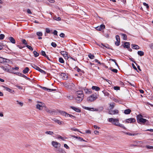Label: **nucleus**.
Segmentation results:
<instances>
[{
    "label": "nucleus",
    "mask_w": 153,
    "mask_h": 153,
    "mask_svg": "<svg viewBox=\"0 0 153 153\" xmlns=\"http://www.w3.org/2000/svg\"><path fill=\"white\" fill-rule=\"evenodd\" d=\"M120 44V41H117L115 42V45L117 46H118Z\"/></svg>",
    "instance_id": "44"
},
{
    "label": "nucleus",
    "mask_w": 153,
    "mask_h": 153,
    "mask_svg": "<svg viewBox=\"0 0 153 153\" xmlns=\"http://www.w3.org/2000/svg\"><path fill=\"white\" fill-rule=\"evenodd\" d=\"M103 46V47L106 48H107L109 49H111L112 50H113V49L111 47H110V46L108 44H106V45L102 43L101 44Z\"/></svg>",
    "instance_id": "13"
},
{
    "label": "nucleus",
    "mask_w": 153,
    "mask_h": 153,
    "mask_svg": "<svg viewBox=\"0 0 153 153\" xmlns=\"http://www.w3.org/2000/svg\"><path fill=\"white\" fill-rule=\"evenodd\" d=\"M63 85L65 88L70 89L74 88L75 86L74 84L72 82L68 83L67 82L63 83Z\"/></svg>",
    "instance_id": "3"
},
{
    "label": "nucleus",
    "mask_w": 153,
    "mask_h": 153,
    "mask_svg": "<svg viewBox=\"0 0 153 153\" xmlns=\"http://www.w3.org/2000/svg\"><path fill=\"white\" fill-rule=\"evenodd\" d=\"M143 4L144 6H146V7L147 9H148L149 8V6L148 4L146 3L145 2H143Z\"/></svg>",
    "instance_id": "48"
},
{
    "label": "nucleus",
    "mask_w": 153,
    "mask_h": 153,
    "mask_svg": "<svg viewBox=\"0 0 153 153\" xmlns=\"http://www.w3.org/2000/svg\"><path fill=\"white\" fill-rule=\"evenodd\" d=\"M8 39L10 42L13 44H15L16 41L15 39L12 37H10Z\"/></svg>",
    "instance_id": "19"
},
{
    "label": "nucleus",
    "mask_w": 153,
    "mask_h": 153,
    "mask_svg": "<svg viewBox=\"0 0 153 153\" xmlns=\"http://www.w3.org/2000/svg\"><path fill=\"white\" fill-rule=\"evenodd\" d=\"M52 120L54 122L57 123L59 125H62V123H64L62 121H60L59 120L56 118H53L52 119Z\"/></svg>",
    "instance_id": "12"
},
{
    "label": "nucleus",
    "mask_w": 153,
    "mask_h": 153,
    "mask_svg": "<svg viewBox=\"0 0 153 153\" xmlns=\"http://www.w3.org/2000/svg\"><path fill=\"white\" fill-rule=\"evenodd\" d=\"M108 121L110 122H112V123L115 125L116 123H115V121H117V123L118 122V120L117 119H113V118H110L108 119Z\"/></svg>",
    "instance_id": "8"
},
{
    "label": "nucleus",
    "mask_w": 153,
    "mask_h": 153,
    "mask_svg": "<svg viewBox=\"0 0 153 153\" xmlns=\"http://www.w3.org/2000/svg\"><path fill=\"white\" fill-rule=\"evenodd\" d=\"M3 87L7 91L11 93H13L14 92V91L13 90L7 87L4 86Z\"/></svg>",
    "instance_id": "16"
},
{
    "label": "nucleus",
    "mask_w": 153,
    "mask_h": 153,
    "mask_svg": "<svg viewBox=\"0 0 153 153\" xmlns=\"http://www.w3.org/2000/svg\"><path fill=\"white\" fill-rule=\"evenodd\" d=\"M38 71L40 72L41 73H42L45 74H46V72L45 71L41 69V68H40Z\"/></svg>",
    "instance_id": "38"
},
{
    "label": "nucleus",
    "mask_w": 153,
    "mask_h": 153,
    "mask_svg": "<svg viewBox=\"0 0 153 153\" xmlns=\"http://www.w3.org/2000/svg\"><path fill=\"white\" fill-rule=\"evenodd\" d=\"M111 71L113 72L117 73L118 72V70L117 69L113 68L111 70Z\"/></svg>",
    "instance_id": "57"
},
{
    "label": "nucleus",
    "mask_w": 153,
    "mask_h": 153,
    "mask_svg": "<svg viewBox=\"0 0 153 153\" xmlns=\"http://www.w3.org/2000/svg\"><path fill=\"white\" fill-rule=\"evenodd\" d=\"M97 62V63L100 65H101V63L100 62L98 59H95L94 61H93V62Z\"/></svg>",
    "instance_id": "55"
},
{
    "label": "nucleus",
    "mask_w": 153,
    "mask_h": 153,
    "mask_svg": "<svg viewBox=\"0 0 153 153\" xmlns=\"http://www.w3.org/2000/svg\"><path fill=\"white\" fill-rule=\"evenodd\" d=\"M64 147L66 148V149H69L70 148L68 146V145L66 144H65L64 145Z\"/></svg>",
    "instance_id": "54"
},
{
    "label": "nucleus",
    "mask_w": 153,
    "mask_h": 153,
    "mask_svg": "<svg viewBox=\"0 0 153 153\" xmlns=\"http://www.w3.org/2000/svg\"><path fill=\"white\" fill-rule=\"evenodd\" d=\"M109 61H113V62H115V64L118 67H119L118 64H117V62H116V60L115 59H109Z\"/></svg>",
    "instance_id": "36"
},
{
    "label": "nucleus",
    "mask_w": 153,
    "mask_h": 153,
    "mask_svg": "<svg viewBox=\"0 0 153 153\" xmlns=\"http://www.w3.org/2000/svg\"><path fill=\"white\" fill-rule=\"evenodd\" d=\"M36 108L39 110H42L43 107L42 105L37 104L36 105Z\"/></svg>",
    "instance_id": "28"
},
{
    "label": "nucleus",
    "mask_w": 153,
    "mask_h": 153,
    "mask_svg": "<svg viewBox=\"0 0 153 153\" xmlns=\"http://www.w3.org/2000/svg\"><path fill=\"white\" fill-rule=\"evenodd\" d=\"M71 130L72 131H77L79 132H80L82 133L81 132L79 131V129L77 128H71Z\"/></svg>",
    "instance_id": "43"
},
{
    "label": "nucleus",
    "mask_w": 153,
    "mask_h": 153,
    "mask_svg": "<svg viewBox=\"0 0 153 153\" xmlns=\"http://www.w3.org/2000/svg\"><path fill=\"white\" fill-rule=\"evenodd\" d=\"M51 45L53 48H56L57 46L56 44L54 42H52L51 43Z\"/></svg>",
    "instance_id": "39"
},
{
    "label": "nucleus",
    "mask_w": 153,
    "mask_h": 153,
    "mask_svg": "<svg viewBox=\"0 0 153 153\" xmlns=\"http://www.w3.org/2000/svg\"><path fill=\"white\" fill-rule=\"evenodd\" d=\"M22 42L23 44L26 45H27V43L25 39H22Z\"/></svg>",
    "instance_id": "42"
},
{
    "label": "nucleus",
    "mask_w": 153,
    "mask_h": 153,
    "mask_svg": "<svg viewBox=\"0 0 153 153\" xmlns=\"http://www.w3.org/2000/svg\"><path fill=\"white\" fill-rule=\"evenodd\" d=\"M25 46L31 51H33V48L30 46L27 45H26Z\"/></svg>",
    "instance_id": "37"
},
{
    "label": "nucleus",
    "mask_w": 153,
    "mask_h": 153,
    "mask_svg": "<svg viewBox=\"0 0 153 153\" xmlns=\"http://www.w3.org/2000/svg\"><path fill=\"white\" fill-rule=\"evenodd\" d=\"M61 18L60 17H56V16L55 17V19L56 20L60 21V20H61Z\"/></svg>",
    "instance_id": "58"
},
{
    "label": "nucleus",
    "mask_w": 153,
    "mask_h": 153,
    "mask_svg": "<svg viewBox=\"0 0 153 153\" xmlns=\"http://www.w3.org/2000/svg\"><path fill=\"white\" fill-rule=\"evenodd\" d=\"M46 32L47 33H50L51 32V30L48 28H46L45 29Z\"/></svg>",
    "instance_id": "53"
},
{
    "label": "nucleus",
    "mask_w": 153,
    "mask_h": 153,
    "mask_svg": "<svg viewBox=\"0 0 153 153\" xmlns=\"http://www.w3.org/2000/svg\"><path fill=\"white\" fill-rule=\"evenodd\" d=\"M120 87L118 86H114V89L115 90H120Z\"/></svg>",
    "instance_id": "47"
},
{
    "label": "nucleus",
    "mask_w": 153,
    "mask_h": 153,
    "mask_svg": "<svg viewBox=\"0 0 153 153\" xmlns=\"http://www.w3.org/2000/svg\"><path fill=\"white\" fill-rule=\"evenodd\" d=\"M146 147L148 149H153V146H149V145H147L146 146Z\"/></svg>",
    "instance_id": "56"
},
{
    "label": "nucleus",
    "mask_w": 153,
    "mask_h": 153,
    "mask_svg": "<svg viewBox=\"0 0 153 153\" xmlns=\"http://www.w3.org/2000/svg\"><path fill=\"white\" fill-rule=\"evenodd\" d=\"M59 36L61 37L64 38L65 36V34L63 33H61L59 35Z\"/></svg>",
    "instance_id": "61"
},
{
    "label": "nucleus",
    "mask_w": 153,
    "mask_h": 153,
    "mask_svg": "<svg viewBox=\"0 0 153 153\" xmlns=\"http://www.w3.org/2000/svg\"><path fill=\"white\" fill-rule=\"evenodd\" d=\"M115 37L117 41H120V36L118 35H116Z\"/></svg>",
    "instance_id": "49"
},
{
    "label": "nucleus",
    "mask_w": 153,
    "mask_h": 153,
    "mask_svg": "<svg viewBox=\"0 0 153 153\" xmlns=\"http://www.w3.org/2000/svg\"><path fill=\"white\" fill-rule=\"evenodd\" d=\"M40 87L42 88V89H43V90H47V91H48V88H46V87H43L41 86H40Z\"/></svg>",
    "instance_id": "63"
},
{
    "label": "nucleus",
    "mask_w": 153,
    "mask_h": 153,
    "mask_svg": "<svg viewBox=\"0 0 153 153\" xmlns=\"http://www.w3.org/2000/svg\"><path fill=\"white\" fill-rule=\"evenodd\" d=\"M131 110L129 109H127L124 110V113L126 114H128L130 113Z\"/></svg>",
    "instance_id": "23"
},
{
    "label": "nucleus",
    "mask_w": 153,
    "mask_h": 153,
    "mask_svg": "<svg viewBox=\"0 0 153 153\" xmlns=\"http://www.w3.org/2000/svg\"><path fill=\"white\" fill-rule=\"evenodd\" d=\"M97 97V95L92 94L87 98V100L89 102H92L96 100Z\"/></svg>",
    "instance_id": "4"
},
{
    "label": "nucleus",
    "mask_w": 153,
    "mask_h": 153,
    "mask_svg": "<svg viewBox=\"0 0 153 153\" xmlns=\"http://www.w3.org/2000/svg\"><path fill=\"white\" fill-rule=\"evenodd\" d=\"M88 56L91 59H93L94 58V55L91 53L88 55Z\"/></svg>",
    "instance_id": "33"
},
{
    "label": "nucleus",
    "mask_w": 153,
    "mask_h": 153,
    "mask_svg": "<svg viewBox=\"0 0 153 153\" xmlns=\"http://www.w3.org/2000/svg\"><path fill=\"white\" fill-rule=\"evenodd\" d=\"M29 71V68L27 67L25 68L23 70V74H26V73H27Z\"/></svg>",
    "instance_id": "21"
},
{
    "label": "nucleus",
    "mask_w": 153,
    "mask_h": 153,
    "mask_svg": "<svg viewBox=\"0 0 153 153\" xmlns=\"http://www.w3.org/2000/svg\"><path fill=\"white\" fill-rule=\"evenodd\" d=\"M83 108H84V109L88 110L89 111H93L94 110V111H97V109H94L93 108H90L88 107H86L85 106H83Z\"/></svg>",
    "instance_id": "14"
},
{
    "label": "nucleus",
    "mask_w": 153,
    "mask_h": 153,
    "mask_svg": "<svg viewBox=\"0 0 153 153\" xmlns=\"http://www.w3.org/2000/svg\"><path fill=\"white\" fill-rule=\"evenodd\" d=\"M40 54L44 56V57H45L46 56V54L45 52V51H43V50H41L40 52Z\"/></svg>",
    "instance_id": "31"
},
{
    "label": "nucleus",
    "mask_w": 153,
    "mask_h": 153,
    "mask_svg": "<svg viewBox=\"0 0 153 153\" xmlns=\"http://www.w3.org/2000/svg\"><path fill=\"white\" fill-rule=\"evenodd\" d=\"M74 69H76V71L78 72H79L81 71V70L77 66H75V68Z\"/></svg>",
    "instance_id": "41"
},
{
    "label": "nucleus",
    "mask_w": 153,
    "mask_h": 153,
    "mask_svg": "<svg viewBox=\"0 0 153 153\" xmlns=\"http://www.w3.org/2000/svg\"><path fill=\"white\" fill-rule=\"evenodd\" d=\"M45 134H46L52 135L54 134V133L52 131H47L45 132Z\"/></svg>",
    "instance_id": "35"
},
{
    "label": "nucleus",
    "mask_w": 153,
    "mask_h": 153,
    "mask_svg": "<svg viewBox=\"0 0 153 153\" xmlns=\"http://www.w3.org/2000/svg\"><path fill=\"white\" fill-rule=\"evenodd\" d=\"M114 103H113L110 104V106L111 107V109H112L114 108Z\"/></svg>",
    "instance_id": "50"
},
{
    "label": "nucleus",
    "mask_w": 153,
    "mask_h": 153,
    "mask_svg": "<svg viewBox=\"0 0 153 153\" xmlns=\"http://www.w3.org/2000/svg\"><path fill=\"white\" fill-rule=\"evenodd\" d=\"M131 46H132V48L133 49L137 50L140 49V47L137 45H136L135 44H131Z\"/></svg>",
    "instance_id": "17"
},
{
    "label": "nucleus",
    "mask_w": 153,
    "mask_h": 153,
    "mask_svg": "<svg viewBox=\"0 0 153 153\" xmlns=\"http://www.w3.org/2000/svg\"><path fill=\"white\" fill-rule=\"evenodd\" d=\"M56 151L57 153H66L64 150L60 147L58 148V149H56Z\"/></svg>",
    "instance_id": "9"
},
{
    "label": "nucleus",
    "mask_w": 153,
    "mask_h": 153,
    "mask_svg": "<svg viewBox=\"0 0 153 153\" xmlns=\"http://www.w3.org/2000/svg\"><path fill=\"white\" fill-rule=\"evenodd\" d=\"M130 43L128 42H125L123 46L124 48H130Z\"/></svg>",
    "instance_id": "11"
},
{
    "label": "nucleus",
    "mask_w": 153,
    "mask_h": 153,
    "mask_svg": "<svg viewBox=\"0 0 153 153\" xmlns=\"http://www.w3.org/2000/svg\"><path fill=\"white\" fill-rule=\"evenodd\" d=\"M51 144L53 146L56 148H58L61 146L60 143L56 141H52Z\"/></svg>",
    "instance_id": "5"
},
{
    "label": "nucleus",
    "mask_w": 153,
    "mask_h": 153,
    "mask_svg": "<svg viewBox=\"0 0 153 153\" xmlns=\"http://www.w3.org/2000/svg\"><path fill=\"white\" fill-rule=\"evenodd\" d=\"M120 35L123 37V39L124 40H126L127 39V36L124 33H121Z\"/></svg>",
    "instance_id": "20"
},
{
    "label": "nucleus",
    "mask_w": 153,
    "mask_h": 153,
    "mask_svg": "<svg viewBox=\"0 0 153 153\" xmlns=\"http://www.w3.org/2000/svg\"><path fill=\"white\" fill-rule=\"evenodd\" d=\"M136 121L135 119L134 118H130L129 119H126L125 122L126 123H131L135 122Z\"/></svg>",
    "instance_id": "6"
},
{
    "label": "nucleus",
    "mask_w": 153,
    "mask_h": 153,
    "mask_svg": "<svg viewBox=\"0 0 153 153\" xmlns=\"http://www.w3.org/2000/svg\"><path fill=\"white\" fill-rule=\"evenodd\" d=\"M70 108L77 112H81L80 109L79 108H77L73 106H71Z\"/></svg>",
    "instance_id": "10"
},
{
    "label": "nucleus",
    "mask_w": 153,
    "mask_h": 153,
    "mask_svg": "<svg viewBox=\"0 0 153 153\" xmlns=\"http://www.w3.org/2000/svg\"><path fill=\"white\" fill-rule=\"evenodd\" d=\"M14 74L19 76H21L22 74V73H21L16 72L14 73Z\"/></svg>",
    "instance_id": "59"
},
{
    "label": "nucleus",
    "mask_w": 153,
    "mask_h": 153,
    "mask_svg": "<svg viewBox=\"0 0 153 153\" xmlns=\"http://www.w3.org/2000/svg\"><path fill=\"white\" fill-rule=\"evenodd\" d=\"M4 37L5 36L4 34H0V39H3L4 38Z\"/></svg>",
    "instance_id": "46"
},
{
    "label": "nucleus",
    "mask_w": 153,
    "mask_h": 153,
    "mask_svg": "<svg viewBox=\"0 0 153 153\" xmlns=\"http://www.w3.org/2000/svg\"><path fill=\"white\" fill-rule=\"evenodd\" d=\"M0 67L4 71H6L7 72H9V71H10L9 69L7 68H6L7 67V66H6V68L3 66H1Z\"/></svg>",
    "instance_id": "27"
},
{
    "label": "nucleus",
    "mask_w": 153,
    "mask_h": 153,
    "mask_svg": "<svg viewBox=\"0 0 153 153\" xmlns=\"http://www.w3.org/2000/svg\"><path fill=\"white\" fill-rule=\"evenodd\" d=\"M36 35L38 36H42V33L41 32H38L36 33Z\"/></svg>",
    "instance_id": "40"
},
{
    "label": "nucleus",
    "mask_w": 153,
    "mask_h": 153,
    "mask_svg": "<svg viewBox=\"0 0 153 153\" xmlns=\"http://www.w3.org/2000/svg\"><path fill=\"white\" fill-rule=\"evenodd\" d=\"M143 116L140 114L137 116V122L139 124H142L148 126L149 125V121L146 119L143 118Z\"/></svg>",
    "instance_id": "1"
},
{
    "label": "nucleus",
    "mask_w": 153,
    "mask_h": 153,
    "mask_svg": "<svg viewBox=\"0 0 153 153\" xmlns=\"http://www.w3.org/2000/svg\"><path fill=\"white\" fill-rule=\"evenodd\" d=\"M56 89H51L49 88H48L47 91L48 92H51L53 91H56Z\"/></svg>",
    "instance_id": "60"
},
{
    "label": "nucleus",
    "mask_w": 153,
    "mask_h": 153,
    "mask_svg": "<svg viewBox=\"0 0 153 153\" xmlns=\"http://www.w3.org/2000/svg\"><path fill=\"white\" fill-rule=\"evenodd\" d=\"M59 62L61 63H63L65 62L64 60L62 57L59 58Z\"/></svg>",
    "instance_id": "34"
},
{
    "label": "nucleus",
    "mask_w": 153,
    "mask_h": 153,
    "mask_svg": "<svg viewBox=\"0 0 153 153\" xmlns=\"http://www.w3.org/2000/svg\"><path fill=\"white\" fill-rule=\"evenodd\" d=\"M115 125L120 127L126 130V128L124 126L123 124L120 123H118L116 124Z\"/></svg>",
    "instance_id": "22"
},
{
    "label": "nucleus",
    "mask_w": 153,
    "mask_h": 153,
    "mask_svg": "<svg viewBox=\"0 0 153 153\" xmlns=\"http://www.w3.org/2000/svg\"><path fill=\"white\" fill-rule=\"evenodd\" d=\"M6 60L7 59L1 57L0 60V63H4V62H7V61H6Z\"/></svg>",
    "instance_id": "26"
},
{
    "label": "nucleus",
    "mask_w": 153,
    "mask_h": 153,
    "mask_svg": "<svg viewBox=\"0 0 153 153\" xmlns=\"http://www.w3.org/2000/svg\"><path fill=\"white\" fill-rule=\"evenodd\" d=\"M85 92L86 94H91L92 93V91L91 89L85 88L84 89Z\"/></svg>",
    "instance_id": "15"
},
{
    "label": "nucleus",
    "mask_w": 153,
    "mask_h": 153,
    "mask_svg": "<svg viewBox=\"0 0 153 153\" xmlns=\"http://www.w3.org/2000/svg\"><path fill=\"white\" fill-rule=\"evenodd\" d=\"M60 77L62 79L66 80L68 78V76L65 73H62L60 74Z\"/></svg>",
    "instance_id": "7"
},
{
    "label": "nucleus",
    "mask_w": 153,
    "mask_h": 153,
    "mask_svg": "<svg viewBox=\"0 0 153 153\" xmlns=\"http://www.w3.org/2000/svg\"><path fill=\"white\" fill-rule=\"evenodd\" d=\"M59 112L62 115L64 116H66L67 115V113L65 112V111H59Z\"/></svg>",
    "instance_id": "25"
},
{
    "label": "nucleus",
    "mask_w": 153,
    "mask_h": 153,
    "mask_svg": "<svg viewBox=\"0 0 153 153\" xmlns=\"http://www.w3.org/2000/svg\"><path fill=\"white\" fill-rule=\"evenodd\" d=\"M57 31L56 30H55L53 31V32L52 33L53 34H54V35L55 36H57Z\"/></svg>",
    "instance_id": "52"
},
{
    "label": "nucleus",
    "mask_w": 153,
    "mask_h": 153,
    "mask_svg": "<svg viewBox=\"0 0 153 153\" xmlns=\"http://www.w3.org/2000/svg\"><path fill=\"white\" fill-rule=\"evenodd\" d=\"M16 102H17V103L20 105L21 106H22L23 105V103L19 101L18 100L16 101Z\"/></svg>",
    "instance_id": "64"
},
{
    "label": "nucleus",
    "mask_w": 153,
    "mask_h": 153,
    "mask_svg": "<svg viewBox=\"0 0 153 153\" xmlns=\"http://www.w3.org/2000/svg\"><path fill=\"white\" fill-rule=\"evenodd\" d=\"M75 95L76 97L75 100L77 103H79L82 101L84 97V94L82 91L79 90L76 91L75 93Z\"/></svg>",
    "instance_id": "2"
},
{
    "label": "nucleus",
    "mask_w": 153,
    "mask_h": 153,
    "mask_svg": "<svg viewBox=\"0 0 153 153\" xmlns=\"http://www.w3.org/2000/svg\"><path fill=\"white\" fill-rule=\"evenodd\" d=\"M138 54L140 56H142L144 55V53L143 51H138L137 52Z\"/></svg>",
    "instance_id": "29"
},
{
    "label": "nucleus",
    "mask_w": 153,
    "mask_h": 153,
    "mask_svg": "<svg viewBox=\"0 0 153 153\" xmlns=\"http://www.w3.org/2000/svg\"><path fill=\"white\" fill-rule=\"evenodd\" d=\"M27 13L28 14H32V12L29 9H27Z\"/></svg>",
    "instance_id": "62"
},
{
    "label": "nucleus",
    "mask_w": 153,
    "mask_h": 153,
    "mask_svg": "<svg viewBox=\"0 0 153 153\" xmlns=\"http://www.w3.org/2000/svg\"><path fill=\"white\" fill-rule=\"evenodd\" d=\"M31 65L32 67H33V68H34V69H35L38 71L40 68L39 67H38V66H37L34 64H31Z\"/></svg>",
    "instance_id": "18"
},
{
    "label": "nucleus",
    "mask_w": 153,
    "mask_h": 153,
    "mask_svg": "<svg viewBox=\"0 0 153 153\" xmlns=\"http://www.w3.org/2000/svg\"><path fill=\"white\" fill-rule=\"evenodd\" d=\"M34 56L35 57H38L39 55V54L36 51H34L33 52Z\"/></svg>",
    "instance_id": "30"
},
{
    "label": "nucleus",
    "mask_w": 153,
    "mask_h": 153,
    "mask_svg": "<svg viewBox=\"0 0 153 153\" xmlns=\"http://www.w3.org/2000/svg\"><path fill=\"white\" fill-rule=\"evenodd\" d=\"M91 88L92 89L95 90L96 91H99L100 89V88L98 87L94 86H92Z\"/></svg>",
    "instance_id": "24"
},
{
    "label": "nucleus",
    "mask_w": 153,
    "mask_h": 153,
    "mask_svg": "<svg viewBox=\"0 0 153 153\" xmlns=\"http://www.w3.org/2000/svg\"><path fill=\"white\" fill-rule=\"evenodd\" d=\"M99 27L101 30L104 29L105 28V25L103 24L101 25Z\"/></svg>",
    "instance_id": "45"
},
{
    "label": "nucleus",
    "mask_w": 153,
    "mask_h": 153,
    "mask_svg": "<svg viewBox=\"0 0 153 153\" xmlns=\"http://www.w3.org/2000/svg\"><path fill=\"white\" fill-rule=\"evenodd\" d=\"M118 111L117 110H115L113 111V113L112 114H117L118 113Z\"/></svg>",
    "instance_id": "51"
},
{
    "label": "nucleus",
    "mask_w": 153,
    "mask_h": 153,
    "mask_svg": "<svg viewBox=\"0 0 153 153\" xmlns=\"http://www.w3.org/2000/svg\"><path fill=\"white\" fill-rule=\"evenodd\" d=\"M21 76H22V77H23L24 78H25V79H26L27 80H30V79L28 77H27L24 74H21Z\"/></svg>",
    "instance_id": "32"
}]
</instances>
